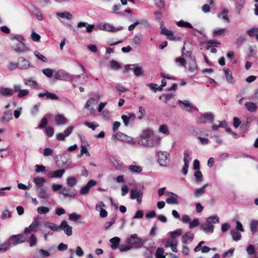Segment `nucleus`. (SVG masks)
<instances>
[{
	"label": "nucleus",
	"mask_w": 258,
	"mask_h": 258,
	"mask_svg": "<svg viewBox=\"0 0 258 258\" xmlns=\"http://www.w3.org/2000/svg\"><path fill=\"white\" fill-rule=\"evenodd\" d=\"M119 248L121 252H124L131 249L133 248V247L132 246L128 244V245L122 244L119 246Z\"/></svg>",
	"instance_id": "62"
},
{
	"label": "nucleus",
	"mask_w": 258,
	"mask_h": 258,
	"mask_svg": "<svg viewBox=\"0 0 258 258\" xmlns=\"http://www.w3.org/2000/svg\"><path fill=\"white\" fill-rule=\"evenodd\" d=\"M172 194L173 196H171L166 199V201L168 204H177L178 197L177 195H175L173 193Z\"/></svg>",
	"instance_id": "33"
},
{
	"label": "nucleus",
	"mask_w": 258,
	"mask_h": 258,
	"mask_svg": "<svg viewBox=\"0 0 258 258\" xmlns=\"http://www.w3.org/2000/svg\"><path fill=\"white\" fill-rule=\"evenodd\" d=\"M85 125L88 126V127L91 128L93 131L99 126V124L95 123V122H90L86 121L85 122Z\"/></svg>",
	"instance_id": "60"
},
{
	"label": "nucleus",
	"mask_w": 258,
	"mask_h": 258,
	"mask_svg": "<svg viewBox=\"0 0 258 258\" xmlns=\"http://www.w3.org/2000/svg\"><path fill=\"white\" fill-rule=\"evenodd\" d=\"M138 25H140L141 28H148L150 27V23L146 19H143L139 21H137Z\"/></svg>",
	"instance_id": "42"
},
{
	"label": "nucleus",
	"mask_w": 258,
	"mask_h": 258,
	"mask_svg": "<svg viewBox=\"0 0 258 258\" xmlns=\"http://www.w3.org/2000/svg\"><path fill=\"white\" fill-rule=\"evenodd\" d=\"M127 243L130 244L132 247L135 248H141L144 244L143 241L139 237H138L137 234H133L127 238Z\"/></svg>",
	"instance_id": "2"
},
{
	"label": "nucleus",
	"mask_w": 258,
	"mask_h": 258,
	"mask_svg": "<svg viewBox=\"0 0 258 258\" xmlns=\"http://www.w3.org/2000/svg\"><path fill=\"white\" fill-rule=\"evenodd\" d=\"M157 161L160 166H165L169 162V154L167 152L159 151L157 153Z\"/></svg>",
	"instance_id": "3"
},
{
	"label": "nucleus",
	"mask_w": 258,
	"mask_h": 258,
	"mask_svg": "<svg viewBox=\"0 0 258 258\" xmlns=\"http://www.w3.org/2000/svg\"><path fill=\"white\" fill-rule=\"evenodd\" d=\"M110 64V68L111 70H117L120 68V64L116 60H111Z\"/></svg>",
	"instance_id": "54"
},
{
	"label": "nucleus",
	"mask_w": 258,
	"mask_h": 258,
	"mask_svg": "<svg viewBox=\"0 0 258 258\" xmlns=\"http://www.w3.org/2000/svg\"><path fill=\"white\" fill-rule=\"evenodd\" d=\"M178 104L181 108L186 111L192 112L194 110H197V108L194 107L188 100L181 101L179 100Z\"/></svg>",
	"instance_id": "7"
},
{
	"label": "nucleus",
	"mask_w": 258,
	"mask_h": 258,
	"mask_svg": "<svg viewBox=\"0 0 258 258\" xmlns=\"http://www.w3.org/2000/svg\"><path fill=\"white\" fill-rule=\"evenodd\" d=\"M214 116L211 112H206L201 114L200 117L197 119L198 123H212L214 121Z\"/></svg>",
	"instance_id": "5"
},
{
	"label": "nucleus",
	"mask_w": 258,
	"mask_h": 258,
	"mask_svg": "<svg viewBox=\"0 0 258 258\" xmlns=\"http://www.w3.org/2000/svg\"><path fill=\"white\" fill-rule=\"evenodd\" d=\"M206 220L208 222H210L211 224H216L218 223L219 222V218L215 216H210L207 218Z\"/></svg>",
	"instance_id": "56"
},
{
	"label": "nucleus",
	"mask_w": 258,
	"mask_h": 258,
	"mask_svg": "<svg viewBox=\"0 0 258 258\" xmlns=\"http://www.w3.org/2000/svg\"><path fill=\"white\" fill-rule=\"evenodd\" d=\"M55 78L57 80L65 81L70 78V75L68 72L61 70L55 73Z\"/></svg>",
	"instance_id": "12"
},
{
	"label": "nucleus",
	"mask_w": 258,
	"mask_h": 258,
	"mask_svg": "<svg viewBox=\"0 0 258 258\" xmlns=\"http://www.w3.org/2000/svg\"><path fill=\"white\" fill-rule=\"evenodd\" d=\"M11 244V242L10 240L1 243L0 244V252L3 253L6 252L8 249Z\"/></svg>",
	"instance_id": "36"
},
{
	"label": "nucleus",
	"mask_w": 258,
	"mask_h": 258,
	"mask_svg": "<svg viewBox=\"0 0 258 258\" xmlns=\"http://www.w3.org/2000/svg\"><path fill=\"white\" fill-rule=\"evenodd\" d=\"M65 172V170L63 169L56 170L53 172H50L48 174L49 178H61Z\"/></svg>",
	"instance_id": "20"
},
{
	"label": "nucleus",
	"mask_w": 258,
	"mask_h": 258,
	"mask_svg": "<svg viewBox=\"0 0 258 258\" xmlns=\"http://www.w3.org/2000/svg\"><path fill=\"white\" fill-rule=\"evenodd\" d=\"M178 26L181 27H186L188 28H192L191 24L187 22H185L183 20H180L176 23Z\"/></svg>",
	"instance_id": "44"
},
{
	"label": "nucleus",
	"mask_w": 258,
	"mask_h": 258,
	"mask_svg": "<svg viewBox=\"0 0 258 258\" xmlns=\"http://www.w3.org/2000/svg\"><path fill=\"white\" fill-rule=\"evenodd\" d=\"M42 72L45 76L48 78H51L53 76V71L51 69L47 68L43 69Z\"/></svg>",
	"instance_id": "58"
},
{
	"label": "nucleus",
	"mask_w": 258,
	"mask_h": 258,
	"mask_svg": "<svg viewBox=\"0 0 258 258\" xmlns=\"http://www.w3.org/2000/svg\"><path fill=\"white\" fill-rule=\"evenodd\" d=\"M33 182L37 186L36 188L43 187V185L45 183L46 180L44 177H36L33 179Z\"/></svg>",
	"instance_id": "21"
},
{
	"label": "nucleus",
	"mask_w": 258,
	"mask_h": 258,
	"mask_svg": "<svg viewBox=\"0 0 258 258\" xmlns=\"http://www.w3.org/2000/svg\"><path fill=\"white\" fill-rule=\"evenodd\" d=\"M109 241L111 244V247L113 249H115L118 247V245L120 241V239L118 237H114L110 239Z\"/></svg>",
	"instance_id": "27"
},
{
	"label": "nucleus",
	"mask_w": 258,
	"mask_h": 258,
	"mask_svg": "<svg viewBox=\"0 0 258 258\" xmlns=\"http://www.w3.org/2000/svg\"><path fill=\"white\" fill-rule=\"evenodd\" d=\"M97 103V100L93 97L90 98L86 102L85 105V108L88 110H89L91 112L93 110L92 106L96 104Z\"/></svg>",
	"instance_id": "19"
},
{
	"label": "nucleus",
	"mask_w": 258,
	"mask_h": 258,
	"mask_svg": "<svg viewBox=\"0 0 258 258\" xmlns=\"http://www.w3.org/2000/svg\"><path fill=\"white\" fill-rule=\"evenodd\" d=\"M14 90L15 92H18V96L19 98L26 96L29 93V91L28 90L21 89V86L20 85H15L14 86Z\"/></svg>",
	"instance_id": "11"
},
{
	"label": "nucleus",
	"mask_w": 258,
	"mask_h": 258,
	"mask_svg": "<svg viewBox=\"0 0 258 258\" xmlns=\"http://www.w3.org/2000/svg\"><path fill=\"white\" fill-rule=\"evenodd\" d=\"M44 226L45 228H48L52 231H57L58 227L57 225L55 224L51 223L50 222H46L44 223Z\"/></svg>",
	"instance_id": "39"
},
{
	"label": "nucleus",
	"mask_w": 258,
	"mask_h": 258,
	"mask_svg": "<svg viewBox=\"0 0 258 258\" xmlns=\"http://www.w3.org/2000/svg\"><path fill=\"white\" fill-rule=\"evenodd\" d=\"M224 72L225 73V76L227 81L229 83H233V78L232 76L230 70L229 69H224Z\"/></svg>",
	"instance_id": "34"
},
{
	"label": "nucleus",
	"mask_w": 258,
	"mask_h": 258,
	"mask_svg": "<svg viewBox=\"0 0 258 258\" xmlns=\"http://www.w3.org/2000/svg\"><path fill=\"white\" fill-rule=\"evenodd\" d=\"M128 170L133 173H140L142 171V167L135 165H131L128 167Z\"/></svg>",
	"instance_id": "30"
},
{
	"label": "nucleus",
	"mask_w": 258,
	"mask_h": 258,
	"mask_svg": "<svg viewBox=\"0 0 258 258\" xmlns=\"http://www.w3.org/2000/svg\"><path fill=\"white\" fill-rule=\"evenodd\" d=\"M78 28L86 27L87 32L91 33L92 32L95 27L94 25L88 24L87 22H79L77 24Z\"/></svg>",
	"instance_id": "22"
},
{
	"label": "nucleus",
	"mask_w": 258,
	"mask_h": 258,
	"mask_svg": "<svg viewBox=\"0 0 258 258\" xmlns=\"http://www.w3.org/2000/svg\"><path fill=\"white\" fill-rule=\"evenodd\" d=\"M24 41L25 40H22L21 41L18 42L19 43L16 45V47L14 48V50L15 51L23 52L27 49V48L25 44Z\"/></svg>",
	"instance_id": "24"
},
{
	"label": "nucleus",
	"mask_w": 258,
	"mask_h": 258,
	"mask_svg": "<svg viewBox=\"0 0 258 258\" xmlns=\"http://www.w3.org/2000/svg\"><path fill=\"white\" fill-rule=\"evenodd\" d=\"M28 241L30 243V246L32 247L36 245L37 239L34 234H31L30 236Z\"/></svg>",
	"instance_id": "47"
},
{
	"label": "nucleus",
	"mask_w": 258,
	"mask_h": 258,
	"mask_svg": "<svg viewBox=\"0 0 258 258\" xmlns=\"http://www.w3.org/2000/svg\"><path fill=\"white\" fill-rule=\"evenodd\" d=\"M244 4V0H236V8L238 14H240L241 10L242 9Z\"/></svg>",
	"instance_id": "43"
},
{
	"label": "nucleus",
	"mask_w": 258,
	"mask_h": 258,
	"mask_svg": "<svg viewBox=\"0 0 258 258\" xmlns=\"http://www.w3.org/2000/svg\"><path fill=\"white\" fill-rule=\"evenodd\" d=\"M97 27L98 29L100 30L107 31L111 33L121 30L123 29V27L122 26H118L116 28H115L113 25L109 23H101L99 24Z\"/></svg>",
	"instance_id": "4"
},
{
	"label": "nucleus",
	"mask_w": 258,
	"mask_h": 258,
	"mask_svg": "<svg viewBox=\"0 0 258 258\" xmlns=\"http://www.w3.org/2000/svg\"><path fill=\"white\" fill-rule=\"evenodd\" d=\"M34 54L37 58L41 60L42 61L46 62L47 61L46 57L40 54L38 51H34Z\"/></svg>",
	"instance_id": "63"
},
{
	"label": "nucleus",
	"mask_w": 258,
	"mask_h": 258,
	"mask_svg": "<svg viewBox=\"0 0 258 258\" xmlns=\"http://www.w3.org/2000/svg\"><path fill=\"white\" fill-rule=\"evenodd\" d=\"M18 67L21 69H27L30 67L29 62L23 57H20L18 59Z\"/></svg>",
	"instance_id": "16"
},
{
	"label": "nucleus",
	"mask_w": 258,
	"mask_h": 258,
	"mask_svg": "<svg viewBox=\"0 0 258 258\" xmlns=\"http://www.w3.org/2000/svg\"><path fill=\"white\" fill-rule=\"evenodd\" d=\"M133 71L136 76L139 77L143 75L142 68L139 64H134Z\"/></svg>",
	"instance_id": "29"
},
{
	"label": "nucleus",
	"mask_w": 258,
	"mask_h": 258,
	"mask_svg": "<svg viewBox=\"0 0 258 258\" xmlns=\"http://www.w3.org/2000/svg\"><path fill=\"white\" fill-rule=\"evenodd\" d=\"M37 212L39 214H46L49 212V209L46 207H39L37 209Z\"/></svg>",
	"instance_id": "50"
},
{
	"label": "nucleus",
	"mask_w": 258,
	"mask_h": 258,
	"mask_svg": "<svg viewBox=\"0 0 258 258\" xmlns=\"http://www.w3.org/2000/svg\"><path fill=\"white\" fill-rule=\"evenodd\" d=\"M200 229L207 233H213L214 231V226L210 222H208L206 220L205 223H203L201 225Z\"/></svg>",
	"instance_id": "13"
},
{
	"label": "nucleus",
	"mask_w": 258,
	"mask_h": 258,
	"mask_svg": "<svg viewBox=\"0 0 258 258\" xmlns=\"http://www.w3.org/2000/svg\"><path fill=\"white\" fill-rule=\"evenodd\" d=\"M231 234L232 235V238L234 241H237L241 239V235L240 233L237 231L235 230H231Z\"/></svg>",
	"instance_id": "38"
},
{
	"label": "nucleus",
	"mask_w": 258,
	"mask_h": 258,
	"mask_svg": "<svg viewBox=\"0 0 258 258\" xmlns=\"http://www.w3.org/2000/svg\"><path fill=\"white\" fill-rule=\"evenodd\" d=\"M55 120L57 124H65L67 122V119L62 115L58 114L55 117Z\"/></svg>",
	"instance_id": "32"
},
{
	"label": "nucleus",
	"mask_w": 258,
	"mask_h": 258,
	"mask_svg": "<svg viewBox=\"0 0 258 258\" xmlns=\"http://www.w3.org/2000/svg\"><path fill=\"white\" fill-rule=\"evenodd\" d=\"M200 225L199 220L198 219H195L189 222V227L190 229H192Z\"/></svg>",
	"instance_id": "64"
},
{
	"label": "nucleus",
	"mask_w": 258,
	"mask_h": 258,
	"mask_svg": "<svg viewBox=\"0 0 258 258\" xmlns=\"http://www.w3.org/2000/svg\"><path fill=\"white\" fill-rule=\"evenodd\" d=\"M56 16L62 18L66 19L68 20H70L72 19V15L68 12H64L62 13H57L56 14Z\"/></svg>",
	"instance_id": "31"
},
{
	"label": "nucleus",
	"mask_w": 258,
	"mask_h": 258,
	"mask_svg": "<svg viewBox=\"0 0 258 258\" xmlns=\"http://www.w3.org/2000/svg\"><path fill=\"white\" fill-rule=\"evenodd\" d=\"M58 229L57 231L63 230L64 233L68 236H70L73 234V227L68 224L66 220H63L60 224L57 226Z\"/></svg>",
	"instance_id": "6"
},
{
	"label": "nucleus",
	"mask_w": 258,
	"mask_h": 258,
	"mask_svg": "<svg viewBox=\"0 0 258 258\" xmlns=\"http://www.w3.org/2000/svg\"><path fill=\"white\" fill-rule=\"evenodd\" d=\"M182 234V230L181 229H177L174 231L170 232V235L173 239H175L176 237L180 236Z\"/></svg>",
	"instance_id": "48"
},
{
	"label": "nucleus",
	"mask_w": 258,
	"mask_h": 258,
	"mask_svg": "<svg viewBox=\"0 0 258 258\" xmlns=\"http://www.w3.org/2000/svg\"><path fill=\"white\" fill-rule=\"evenodd\" d=\"M161 138L156 135L147 141L138 140V144L145 147L158 148L161 145Z\"/></svg>",
	"instance_id": "1"
},
{
	"label": "nucleus",
	"mask_w": 258,
	"mask_h": 258,
	"mask_svg": "<svg viewBox=\"0 0 258 258\" xmlns=\"http://www.w3.org/2000/svg\"><path fill=\"white\" fill-rule=\"evenodd\" d=\"M40 220L39 218H35L34 222L28 227L24 230L25 234L30 233L32 231H36L40 224Z\"/></svg>",
	"instance_id": "10"
},
{
	"label": "nucleus",
	"mask_w": 258,
	"mask_h": 258,
	"mask_svg": "<svg viewBox=\"0 0 258 258\" xmlns=\"http://www.w3.org/2000/svg\"><path fill=\"white\" fill-rule=\"evenodd\" d=\"M69 217L70 220L76 222L81 218V215L76 213H73L69 215Z\"/></svg>",
	"instance_id": "57"
},
{
	"label": "nucleus",
	"mask_w": 258,
	"mask_h": 258,
	"mask_svg": "<svg viewBox=\"0 0 258 258\" xmlns=\"http://www.w3.org/2000/svg\"><path fill=\"white\" fill-rule=\"evenodd\" d=\"M67 183L68 186L73 187L77 183V179L74 176L68 177L67 179Z\"/></svg>",
	"instance_id": "37"
},
{
	"label": "nucleus",
	"mask_w": 258,
	"mask_h": 258,
	"mask_svg": "<svg viewBox=\"0 0 258 258\" xmlns=\"http://www.w3.org/2000/svg\"><path fill=\"white\" fill-rule=\"evenodd\" d=\"M127 135L123 134L121 132H117L115 134H114L112 138L117 139V140L121 141H124V140H125V138H126Z\"/></svg>",
	"instance_id": "40"
},
{
	"label": "nucleus",
	"mask_w": 258,
	"mask_h": 258,
	"mask_svg": "<svg viewBox=\"0 0 258 258\" xmlns=\"http://www.w3.org/2000/svg\"><path fill=\"white\" fill-rule=\"evenodd\" d=\"M24 83L25 85L31 87V88H36L38 87L37 82L32 78H27L24 80Z\"/></svg>",
	"instance_id": "25"
},
{
	"label": "nucleus",
	"mask_w": 258,
	"mask_h": 258,
	"mask_svg": "<svg viewBox=\"0 0 258 258\" xmlns=\"http://www.w3.org/2000/svg\"><path fill=\"white\" fill-rule=\"evenodd\" d=\"M161 34H164L168 36H172L173 35V33L169 30H167L164 26H161Z\"/></svg>",
	"instance_id": "52"
},
{
	"label": "nucleus",
	"mask_w": 258,
	"mask_h": 258,
	"mask_svg": "<svg viewBox=\"0 0 258 258\" xmlns=\"http://www.w3.org/2000/svg\"><path fill=\"white\" fill-rule=\"evenodd\" d=\"M197 65L194 60H191L188 62L187 69L190 73L195 74L197 72Z\"/></svg>",
	"instance_id": "26"
},
{
	"label": "nucleus",
	"mask_w": 258,
	"mask_h": 258,
	"mask_svg": "<svg viewBox=\"0 0 258 258\" xmlns=\"http://www.w3.org/2000/svg\"><path fill=\"white\" fill-rule=\"evenodd\" d=\"M0 94L4 96H11L13 95L10 89L4 87H0Z\"/></svg>",
	"instance_id": "35"
},
{
	"label": "nucleus",
	"mask_w": 258,
	"mask_h": 258,
	"mask_svg": "<svg viewBox=\"0 0 258 258\" xmlns=\"http://www.w3.org/2000/svg\"><path fill=\"white\" fill-rule=\"evenodd\" d=\"M159 131L166 135H168L169 134V131L168 130V127L165 124L160 125L159 128Z\"/></svg>",
	"instance_id": "51"
},
{
	"label": "nucleus",
	"mask_w": 258,
	"mask_h": 258,
	"mask_svg": "<svg viewBox=\"0 0 258 258\" xmlns=\"http://www.w3.org/2000/svg\"><path fill=\"white\" fill-rule=\"evenodd\" d=\"M208 183L204 184L202 187L196 188L194 191V196L196 198L202 196L206 191V188L208 186Z\"/></svg>",
	"instance_id": "23"
},
{
	"label": "nucleus",
	"mask_w": 258,
	"mask_h": 258,
	"mask_svg": "<svg viewBox=\"0 0 258 258\" xmlns=\"http://www.w3.org/2000/svg\"><path fill=\"white\" fill-rule=\"evenodd\" d=\"M251 231L254 234L257 231L258 221L254 220L250 223V224Z\"/></svg>",
	"instance_id": "46"
},
{
	"label": "nucleus",
	"mask_w": 258,
	"mask_h": 258,
	"mask_svg": "<svg viewBox=\"0 0 258 258\" xmlns=\"http://www.w3.org/2000/svg\"><path fill=\"white\" fill-rule=\"evenodd\" d=\"M117 215H114L110 221L106 222L104 225L105 229H108L115 223Z\"/></svg>",
	"instance_id": "53"
},
{
	"label": "nucleus",
	"mask_w": 258,
	"mask_h": 258,
	"mask_svg": "<svg viewBox=\"0 0 258 258\" xmlns=\"http://www.w3.org/2000/svg\"><path fill=\"white\" fill-rule=\"evenodd\" d=\"M226 29L224 28H218L214 30L213 32V34L214 36H220L221 35H224Z\"/></svg>",
	"instance_id": "41"
},
{
	"label": "nucleus",
	"mask_w": 258,
	"mask_h": 258,
	"mask_svg": "<svg viewBox=\"0 0 258 258\" xmlns=\"http://www.w3.org/2000/svg\"><path fill=\"white\" fill-rule=\"evenodd\" d=\"M12 111L7 110L4 112L3 116L0 117V122H8L12 119Z\"/></svg>",
	"instance_id": "14"
},
{
	"label": "nucleus",
	"mask_w": 258,
	"mask_h": 258,
	"mask_svg": "<svg viewBox=\"0 0 258 258\" xmlns=\"http://www.w3.org/2000/svg\"><path fill=\"white\" fill-rule=\"evenodd\" d=\"M245 106L247 110L250 112H255L258 108L257 104L251 101L246 102Z\"/></svg>",
	"instance_id": "17"
},
{
	"label": "nucleus",
	"mask_w": 258,
	"mask_h": 258,
	"mask_svg": "<svg viewBox=\"0 0 258 258\" xmlns=\"http://www.w3.org/2000/svg\"><path fill=\"white\" fill-rule=\"evenodd\" d=\"M194 176L195 177V180L196 182H200L202 181L203 178V174L200 170L197 171L195 174Z\"/></svg>",
	"instance_id": "55"
},
{
	"label": "nucleus",
	"mask_w": 258,
	"mask_h": 258,
	"mask_svg": "<svg viewBox=\"0 0 258 258\" xmlns=\"http://www.w3.org/2000/svg\"><path fill=\"white\" fill-rule=\"evenodd\" d=\"M140 197H143V192L137 189H132L131 190V198L135 200Z\"/></svg>",
	"instance_id": "28"
},
{
	"label": "nucleus",
	"mask_w": 258,
	"mask_h": 258,
	"mask_svg": "<svg viewBox=\"0 0 258 258\" xmlns=\"http://www.w3.org/2000/svg\"><path fill=\"white\" fill-rule=\"evenodd\" d=\"M247 33L250 37L254 36L256 37V35H258V28L256 27L252 28L247 31Z\"/></svg>",
	"instance_id": "49"
},
{
	"label": "nucleus",
	"mask_w": 258,
	"mask_h": 258,
	"mask_svg": "<svg viewBox=\"0 0 258 258\" xmlns=\"http://www.w3.org/2000/svg\"><path fill=\"white\" fill-rule=\"evenodd\" d=\"M9 240H10L13 245H16L25 242L26 241V238L22 234L13 235L10 237Z\"/></svg>",
	"instance_id": "8"
},
{
	"label": "nucleus",
	"mask_w": 258,
	"mask_h": 258,
	"mask_svg": "<svg viewBox=\"0 0 258 258\" xmlns=\"http://www.w3.org/2000/svg\"><path fill=\"white\" fill-rule=\"evenodd\" d=\"M36 191L38 198L40 199L48 200L50 197V193L47 191L46 187L36 188Z\"/></svg>",
	"instance_id": "9"
},
{
	"label": "nucleus",
	"mask_w": 258,
	"mask_h": 258,
	"mask_svg": "<svg viewBox=\"0 0 258 258\" xmlns=\"http://www.w3.org/2000/svg\"><path fill=\"white\" fill-rule=\"evenodd\" d=\"M194 237L193 233L190 231H188L182 236L181 240L184 244H186L191 242L194 239Z\"/></svg>",
	"instance_id": "15"
},
{
	"label": "nucleus",
	"mask_w": 258,
	"mask_h": 258,
	"mask_svg": "<svg viewBox=\"0 0 258 258\" xmlns=\"http://www.w3.org/2000/svg\"><path fill=\"white\" fill-rule=\"evenodd\" d=\"M166 255L164 254V250L163 248L159 247L156 252V258H165Z\"/></svg>",
	"instance_id": "45"
},
{
	"label": "nucleus",
	"mask_w": 258,
	"mask_h": 258,
	"mask_svg": "<svg viewBox=\"0 0 258 258\" xmlns=\"http://www.w3.org/2000/svg\"><path fill=\"white\" fill-rule=\"evenodd\" d=\"M246 251L248 255H252L255 253V250L254 247L252 245H249L246 248Z\"/></svg>",
	"instance_id": "61"
},
{
	"label": "nucleus",
	"mask_w": 258,
	"mask_h": 258,
	"mask_svg": "<svg viewBox=\"0 0 258 258\" xmlns=\"http://www.w3.org/2000/svg\"><path fill=\"white\" fill-rule=\"evenodd\" d=\"M175 62L177 64L178 66H184L186 68L185 66L186 60L185 59L182 57H177L175 59Z\"/></svg>",
	"instance_id": "59"
},
{
	"label": "nucleus",
	"mask_w": 258,
	"mask_h": 258,
	"mask_svg": "<svg viewBox=\"0 0 258 258\" xmlns=\"http://www.w3.org/2000/svg\"><path fill=\"white\" fill-rule=\"evenodd\" d=\"M153 134V133L151 130H145L141 134L139 140L147 141L151 138Z\"/></svg>",
	"instance_id": "18"
}]
</instances>
